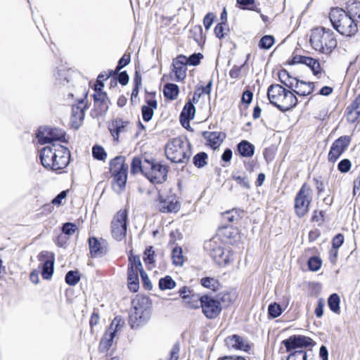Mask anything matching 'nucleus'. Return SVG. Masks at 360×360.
Instances as JSON below:
<instances>
[{"mask_svg":"<svg viewBox=\"0 0 360 360\" xmlns=\"http://www.w3.org/2000/svg\"><path fill=\"white\" fill-rule=\"evenodd\" d=\"M92 155L94 159L98 160H105L107 157V153L102 146L95 145L92 148Z\"/></svg>","mask_w":360,"mask_h":360,"instance_id":"603ef678","label":"nucleus"},{"mask_svg":"<svg viewBox=\"0 0 360 360\" xmlns=\"http://www.w3.org/2000/svg\"><path fill=\"white\" fill-rule=\"evenodd\" d=\"M204 248L214 262L219 266H225L232 259L231 252L228 250H225L221 243H218L214 240L205 242Z\"/></svg>","mask_w":360,"mask_h":360,"instance_id":"6e6552de","label":"nucleus"},{"mask_svg":"<svg viewBox=\"0 0 360 360\" xmlns=\"http://www.w3.org/2000/svg\"><path fill=\"white\" fill-rule=\"evenodd\" d=\"M278 78L279 81L288 88L294 87L295 77H292L286 70L283 69L278 72Z\"/></svg>","mask_w":360,"mask_h":360,"instance_id":"c9c22d12","label":"nucleus"},{"mask_svg":"<svg viewBox=\"0 0 360 360\" xmlns=\"http://www.w3.org/2000/svg\"><path fill=\"white\" fill-rule=\"evenodd\" d=\"M360 116V94L347 108V118L349 122L354 123Z\"/></svg>","mask_w":360,"mask_h":360,"instance_id":"cd10ccee","label":"nucleus"},{"mask_svg":"<svg viewBox=\"0 0 360 360\" xmlns=\"http://www.w3.org/2000/svg\"><path fill=\"white\" fill-rule=\"evenodd\" d=\"M207 154L205 152H200L194 155L193 163L197 168H202L207 165Z\"/></svg>","mask_w":360,"mask_h":360,"instance_id":"c03bdc74","label":"nucleus"},{"mask_svg":"<svg viewBox=\"0 0 360 360\" xmlns=\"http://www.w3.org/2000/svg\"><path fill=\"white\" fill-rule=\"evenodd\" d=\"M244 214L243 210L233 209L230 211H227L223 214V218L224 220L229 222L237 221L243 217Z\"/></svg>","mask_w":360,"mask_h":360,"instance_id":"4c0bfd02","label":"nucleus"},{"mask_svg":"<svg viewBox=\"0 0 360 360\" xmlns=\"http://www.w3.org/2000/svg\"><path fill=\"white\" fill-rule=\"evenodd\" d=\"M191 37H192L198 44L205 42L203 32L201 25H195L190 30Z\"/></svg>","mask_w":360,"mask_h":360,"instance_id":"ea45409f","label":"nucleus"},{"mask_svg":"<svg viewBox=\"0 0 360 360\" xmlns=\"http://www.w3.org/2000/svg\"><path fill=\"white\" fill-rule=\"evenodd\" d=\"M172 258L173 264L176 266H181L183 264V255L181 248H174L172 250Z\"/></svg>","mask_w":360,"mask_h":360,"instance_id":"5fc2aeb1","label":"nucleus"},{"mask_svg":"<svg viewBox=\"0 0 360 360\" xmlns=\"http://www.w3.org/2000/svg\"><path fill=\"white\" fill-rule=\"evenodd\" d=\"M201 308L204 315L209 319H214L221 311V303L218 300L208 295L201 296Z\"/></svg>","mask_w":360,"mask_h":360,"instance_id":"ddd939ff","label":"nucleus"},{"mask_svg":"<svg viewBox=\"0 0 360 360\" xmlns=\"http://www.w3.org/2000/svg\"><path fill=\"white\" fill-rule=\"evenodd\" d=\"M202 136L207 141L206 145L214 150H216L221 146L226 137L225 133L221 131H205L202 133Z\"/></svg>","mask_w":360,"mask_h":360,"instance_id":"5701e85b","label":"nucleus"},{"mask_svg":"<svg viewBox=\"0 0 360 360\" xmlns=\"http://www.w3.org/2000/svg\"><path fill=\"white\" fill-rule=\"evenodd\" d=\"M195 113V108L193 104L191 101L187 102L180 115V122L183 127H185L186 122L188 127H190L189 122L194 118Z\"/></svg>","mask_w":360,"mask_h":360,"instance_id":"c85d7f7f","label":"nucleus"},{"mask_svg":"<svg viewBox=\"0 0 360 360\" xmlns=\"http://www.w3.org/2000/svg\"><path fill=\"white\" fill-rule=\"evenodd\" d=\"M186 61H187L186 56L184 55H179L173 60L172 72L175 75L174 80L176 82H181L186 78L187 70Z\"/></svg>","mask_w":360,"mask_h":360,"instance_id":"412c9836","label":"nucleus"},{"mask_svg":"<svg viewBox=\"0 0 360 360\" xmlns=\"http://www.w3.org/2000/svg\"><path fill=\"white\" fill-rule=\"evenodd\" d=\"M86 105L84 103V98L80 99L79 103L72 105V115L70 123L72 128L77 129L81 126L84 118V110Z\"/></svg>","mask_w":360,"mask_h":360,"instance_id":"a211bd4d","label":"nucleus"},{"mask_svg":"<svg viewBox=\"0 0 360 360\" xmlns=\"http://www.w3.org/2000/svg\"><path fill=\"white\" fill-rule=\"evenodd\" d=\"M179 86L173 83H167L164 86L163 94L165 98L173 101L176 99L179 95Z\"/></svg>","mask_w":360,"mask_h":360,"instance_id":"473e14b6","label":"nucleus"},{"mask_svg":"<svg viewBox=\"0 0 360 360\" xmlns=\"http://www.w3.org/2000/svg\"><path fill=\"white\" fill-rule=\"evenodd\" d=\"M313 191L310 186L304 183L297 193L295 198V210L300 218L304 217L309 211L312 200Z\"/></svg>","mask_w":360,"mask_h":360,"instance_id":"1a4fd4ad","label":"nucleus"},{"mask_svg":"<svg viewBox=\"0 0 360 360\" xmlns=\"http://www.w3.org/2000/svg\"><path fill=\"white\" fill-rule=\"evenodd\" d=\"M344 243V236L342 233L337 234L332 240V247L334 250H338Z\"/></svg>","mask_w":360,"mask_h":360,"instance_id":"774afa93","label":"nucleus"},{"mask_svg":"<svg viewBox=\"0 0 360 360\" xmlns=\"http://www.w3.org/2000/svg\"><path fill=\"white\" fill-rule=\"evenodd\" d=\"M143 260L147 266H155V251L153 246H148L146 248Z\"/></svg>","mask_w":360,"mask_h":360,"instance_id":"37998d69","label":"nucleus"},{"mask_svg":"<svg viewBox=\"0 0 360 360\" xmlns=\"http://www.w3.org/2000/svg\"><path fill=\"white\" fill-rule=\"evenodd\" d=\"M314 86L315 84L314 82H306L295 78V84L292 89L295 94L299 96H306L313 92Z\"/></svg>","mask_w":360,"mask_h":360,"instance_id":"393cba45","label":"nucleus"},{"mask_svg":"<svg viewBox=\"0 0 360 360\" xmlns=\"http://www.w3.org/2000/svg\"><path fill=\"white\" fill-rule=\"evenodd\" d=\"M133 267L134 269H139V272L143 270L139 256L130 255L129 256L128 268Z\"/></svg>","mask_w":360,"mask_h":360,"instance_id":"6e6d98bb","label":"nucleus"},{"mask_svg":"<svg viewBox=\"0 0 360 360\" xmlns=\"http://www.w3.org/2000/svg\"><path fill=\"white\" fill-rule=\"evenodd\" d=\"M274 37L271 35H264L259 41V47L261 49H269L274 44Z\"/></svg>","mask_w":360,"mask_h":360,"instance_id":"3c124183","label":"nucleus"},{"mask_svg":"<svg viewBox=\"0 0 360 360\" xmlns=\"http://www.w3.org/2000/svg\"><path fill=\"white\" fill-rule=\"evenodd\" d=\"M340 299L337 293H333L329 296L328 299V305L333 312L337 314L340 313Z\"/></svg>","mask_w":360,"mask_h":360,"instance_id":"79ce46f5","label":"nucleus"},{"mask_svg":"<svg viewBox=\"0 0 360 360\" xmlns=\"http://www.w3.org/2000/svg\"><path fill=\"white\" fill-rule=\"evenodd\" d=\"M129 122L120 118H116L111 121L108 125V129L115 141H118L120 134L126 131Z\"/></svg>","mask_w":360,"mask_h":360,"instance_id":"b1692460","label":"nucleus"},{"mask_svg":"<svg viewBox=\"0 0 360 360\" xmlns=\"http://www.w3.org/2000/svg\"><path fill=\"white\" fill-rule=\"evenodd\" d=\"M131 61V57L129 54H124L122 57L119 60L117 65L115 71L116 73L121 70L123 68L127 66Z\"/></svg>","mask_w":360,"mask_h":360,"instance_id":"052dcab7","label":"nucleus"},{"mask_svg":"<svg viewBox=\"0 0 360 360\" xmlns=\"http://www.w3.org/2000/svg\"><path fill=\"white\" fill-rule=\"evenodd\" d=\"M155 98V92H148L146 90L145 100L147 105H143L141 108L143 120L145 122H149L151 120L154 114V110L158 107V102Z\"/></svg>","mask_w":360,"mask_h":360,"instance_id":"6ab92c4d","label":"nucleus"},{"mask_svg":"<svg viewBox=\"0 0 360 360\" xmlns=\"http://www.w3.org/2000/svg\"><path fill=\"white\" fill-rule=\"evenodd\" d=\"M225 342L228 347L236 349L248 351L250 349L249 345L245 344L243 338L238 335L229 336L226 338Z\"/></svg>","mask_w":360,"mask_h":360,"instance_id":"c756f323","label":"nucleus"},{"mask_svg":"<svg viewBox=\"0 0 360 360\" xmlns=\"http://www.w3.org/2000/svg\"><path fill=\"white\" fill-rule=\"evenodd\" d=\"M236 1L243 9H250L251 11H258L255 6L250 7V6L254 5L255 0H236Z\"/></svg>","mask_w":360,"mask_h":360,"instance_id":"0e129e2a","label":"nucleus"},{"mask_svg":"<svg viewBox=\"0 0 360 360\" xmlns=\"http://www.w3.org/2000/svg\"><path fill=\"white\" fill-rule=\"evenodd\" d=\"M287 360H307V352L302 349L291 352Z\"/></svg>","mask_w":360,"mask_h":360,"instance_id":"4d7b16f0","label":"nucleus"},{"mask_svg":"<svg viewBox=\"0 0 360 360\" xmlns=\"http://www.w3.org/2000/svg\"><path fill=\"white\" fill-rule=\"evenodd\" d=\"M128 213L127 210H120L111 221V233L114 239L121 241L127 235Z\"/></svg>","mask_w":360,"mask_h":360,"instance_id":"9d476101","label":"nucleus"},{"mask_svg":"<svg viewBox=\"0 0 360 360\" xmlns=\"http://www.w3.org/2000/svg\"><path fill=\"white\" fill-rule=\"evenodd\" d=\"M200 283L203 287L214 291L217 290L219 286L218 281L210 277L202 278L200 281Z\"/></svg>","mask_w":360,"mask_h":360,"instance_id":"de8ad7c7","label":"nucleus"},{"mask_svg":"<svg viewBox=\"0 0 360 360\" xmlns=\"http://www.w3.org/2000/svg\"><path fill=\"white\" fill-rule=\"evenodd\" d=\"M309 42L314 50L324 54L330 53L337 46V40L334 32L325 27L312 30Z\"/></svg>","mask_w":360,"mask_h":360,"instance_id":"39448f33","label":"nucleus"},{"mask_svg":"<svg viewBox=\"0 0 360 360\" xmlns=\"http://www.w3.org/2000/svg\"><path fill=\"white\" fill-rule=\"evenodd\" d=\"M37 258L42 264V278L45 280L51 279L54 269V254L48 251H42L39 254Z\"/></svg>","mask_w":360,"mask_h":360,"instance_id":"dca6fc26","label":"nucleus"},{"mask_svg":"<svg viewBox=\"0 0 360 360\" xmlns=\"http://www.w3.org/2000/svg\"><path fill=\"white\" fill-rule=\"evenodd\" d=\"M90 255L92 257H101L107 253V245L105 240H98L96 237L89 238Z\"/></svg>","mask_w":360,"mask_h":360,"instance_id":"4be33fe9","label":"nucleus"},{"mask_svg":"<svg viewBox=\"0 0 360 360\" xmlns=\"http://www.w3.org/2000/svg\"><path fill=\"white\" fill-rule=\"evenodd\" d=\"M347 11L358 25V22H360V2L354 1L348 4L347 6Z\"/></svg>","mask_w":360,"mask_h":360,"instance_id":"f704fd0d","label":"nucleus"},{"mask_svg":"<svg viewBox=\"0 0 360 360\" xmlns=\"http://www.w3.org/2000/svg\"><path fill=\"white\" fill-rule=\"evenodd\" d=\"M65 133L60 129L51 127H40L37 134L39 143L45 144L56 141L65 142Z\"/></svg>","mask_w":360,"mask_h":360,"instance_id":"f8f14e48","label":"nucleus"},{"mask_svg":"<svg viewBox=\"0 0 360 360\" xmlns=\"http://www.w3.org/2000/svg\"><path fill=\"white\" fill-rule=\"evenodd\" d=\"M236 151L243 158H251L255 153V146L248 141L242 140L237 144Z\"/></svg>","mask_w":360,"mask_h":360,"instance_id":"2f4dec72","label":"nucleus"},{"mask_svg":"<svg viewBox=\"0 0 360 360\" xmlns=\"http://www.w3.org/2000/svg\"><path fill=\"white\" fill-rule=\"evenodd\" d=\"M139 269H134L133 267L127 268V282L130 291L136 292L139 289Z\"/></svg>","mask_w":360,"mask_h":360,"instance_id":"7c9ffc66","label":"nucleus"},{"mask_svg":"<svg viewBox=\"0 0 360 360\" xmlns=\"http://www.w3.org/2000/svg\"><path fill=\"white\" fill-rule=\"evenodd\" d=\"M145 176L153 184H162L167 180L168 167L155 159H146Z\"/></svg>","mask_w":360,"mask_h":360,"instance_id":"0eeeda50","label":"nucleus"},{"mask_svg":"<svg viewBox=\"0 0 360 360\" xmlns=\"http://www.w3.org/2000/svg\"><path fill=\"white\" fill-rule=\"evenodd\" d=\"M303 64L308 66L314 75L318 76L319 74L321 73V68L319 60L306 56Z\"/></svg>","mask_w":360,"mask_h":360,"instance_id":"e433bc0d","label":"nucleus"},{"mask_svg":"<svg viewBox=\"0 0 360 360\" xmlns=\"http://www.w3.org/2000/svg\"><path fill=\"white\" fill-rule=\"evenodd\" d=\"M159 288L161 290H172L175 288L176 282L170 276H166L159 280Z\"/></svg>","mask_w":360,"mask_h":360,"instance_id":"a18cd8bd","label":"nucleus"},{"mask_svg":"<svg viewBox=\"0 0 360 360\" xmlns=\"http://www.w3.org/2000/svg\"><path fill=\"white\" fill-rule=\"evenodd\" d=\"M191 143L186 138L177 137L165 146L166 157L174 163L186 164L192 155Z\"/></svg>","mask_w":360,"mask_h":360,"instance_id":"20e7f679","label":"nucleus"},{"mask_svg":"<svg viewBox=\"0 0 360 360\" xmlns=\"http://www.w3.org/2000/svg\"><path fill=\"white\" fill-rule=\"evenodd\" d=\"M308 268L311 271H317L322 265V261L320 257L313 256L307 262Z\"/></svg>","mask_w":360,"mask_h":360,"instance_id":"864d4df0","label":"nucleus"},{"mask_svg":"<svg viewBox=\"0 0 360 360\" xmlns=\"http://www.w3.org/2000/svg\"><path fill=\"white\" fill-rule=\"evenodd\" d=\"M41 165L51 171L65 168L70 163V152L68 148L59 144L45 146L40 152Z\"/></svg>","mask_w":360,"mask_h":360,"instance_id":"f257e3e1","label":"nucleus"},{"mask_svg":"<svg viewBox=\"0 0 360 360\" xmlns=\"http://www.w3.org/2000/svg\"><path fill=\"white\" fill-rule=\"evenodd\" d=\"M65 283L71 286L78 283L80 280V275L78 271H69L65 275Z\"/></svg>","mask_w":360,"mask_h":360,"instance_id":"49530a36","label":"nucleus"},{"mask_svg":"<svg viewBox=\"0 0 360 360\" xmlns=\"http://www.w3.org/2000/svg\"><path fill=\"white\" fill-rule=\"evenodd\" d=\"M202 55L200 53H193L189 57H186V65H198L200 63V60L202 58Z\"/></svg>","mask_w":360,"mask_h":360,"instance_id":"bf43d9fd","label":"nucleus"},{"mask_svg":"<svg viewBox=\"0 0 360 360\" xmlns=\"http://www.w3.org/2000/svg\"><path fill=\"white\" fill-rule=\"evenodd\" d=\"M295 94H296L294 92L286 89L285 94H283V100L282 103L281 105L278 106V109L280 111L285 112L295 107L297 103V98L295 96Z\"/></svg>","mask_w":360,"mask_h":360,"instance_id":"a878e982","label":"nucleus"},{"mask_svg":"<svg viewBox=\"0 0 360 360\" xmlns=\"http://www.w3.org/2000/svg\"><path fill=\"white\" fill-rule=\"evenodd\" d=\"M152 302L149 297L137 295L131 301V309L129 315V323L131 328L146 325L151 317Z\"/></svg>","mask_w":360,"mask_h":360,"instance_id":"f03ea898","label":"nucleus"},{"mask_svg":"<svg viewBox=\"0 0 360 360\" xmlns=\"http://www.w3.org/2000/svg\"><path fill=\"white\" fill-rule=\"evenodd\" d=\"M201 296L198 294L192 293L186 301H184L190 308L198 309L201 307Z\"/></svg>","mask_w":360,"mask_h":360,"instance_id":"09e8293b","label":"nucleus"},{"mask_svg":"<svg viewBox=\"0 0 360 360\" xmlns=\"http://www.w3.org/2000/svg\"><path fill=\"white\" fill-rule=\"evenodd\" d=\"M77 229V226L71 222H66L62 226V231L66 235H72Z\"/></svg>","mask_w":360,"mask_h":360,"instance_id":"69168bd1","label":"nucleus"},{"mask_svg":"<svg viewBox=\"0 0 360 360\" xmlns=\"http://www.w3.org/2000/svg\"><path fill=\"white\" fill-rule=\"evenodd\" d=\"M283 312L281 305L276 302L271 303L268 307V314L271 318L278 317Z\"/></svg>","mask_w":360,"mask_h":360,"instance_id":"8fccbe9b","label":"nucleus"},{"mask_svg":"<svg viewBox=\"0 0 360 360\" xmlns=\"http://www.w3.org/2000/svg\"><path fill=\"white\" fill-rule=\"evenodd\" d=\"M286 89L281 84H272L267 89V97L271 104L278 108L283 100V94H285Z\"/></svg>","mask_w":360,"mask_h":360,"instance_id":"aec40b11","label":"nucleus"},{"mask_svg":"<svg viewBox=\"0 0 360 360\" xmlns=\"http://www.w3.org/2000/svg\"><path fill=\"white\" fill-rule=\"evenodd\" d=\"M179 352L180 344L177 342L172 346V348L169 352V356L167 360H178L179 357Z\"/></svg>","mask_w":360,"mask_h":360,"instance_id":"e2e57ef3","label":"nucleus"},{"mask_svg":"<svg viewBox=\"0 0 360 360\" xmlns=\"http://www.w3.org/2000/svg\"><path fill=\"white\" fill-rule=\"evenodd\" d=\"M226 24L218 23L214 27V34L217 38L221 39L226 34V31L229 32V28H226Z\"/></svg>","mask_w":360,"mask_h":360,"instance_id":"13d9d810","label":"nucleus"},{"mask_svg":"<svg viewBox=\"0 0 360 360\" xmlns=\"http://www.w3.org/2000/svg\"><path fill=\"white\" fill-rule=\"evenodd\" d=\"M351 142V138L349 136H342L335 140L332 143L329 153L328 154V160L330 162H335L342 154L348 148Z\"/></svg>","mask_w":360,"mask_h":360,"instance_id":"4468645a","label":"nucleus"},{"mask_svg":"<svg viewBox=\"0 0 360 360\" xmlns=\"http://www.w3.org/2000/svg\"><path fill=\"white\" fill-rule=\"evenodd\" d=\"M94 106L100 113H104L108 111L110 101L105 92L101 91L94 94Z\"/></svg>","mask_w":360,"mask_h":360,"instance_id":"bb28decb","label":"nucleus"},{"mask_svg":"<svg viewBox=\"0 0 360 360\" xmlns=\"http://www.w3.org/2000/svg\"><path fill=\"white\" fill-rule=\"evenodd\" d=\"M121 321L120 318L115 317L105 330L99 343L98 350L100 352L105 353L111 347L115 334L120 330L122 326Z\"/></svg>","mask_w":360,"mask_h":360,"instance_id":"9b49d317","label":"nucleus"},{"mask_svg":"<svg viewBox=\"0 0 360 360\" xmlns=\"http://www.w3.org/2000/svg\"><path fill=\"white\" fill-rule=\"evenodd\" d=\"M140 276L143 282V285L146 290H150L153 288V285L144 270L141 271Z\"/></svg>","mask_w":360,"mask_h":360,"instance_id":"338daca9","label":"nucleus"},{"mask_svg":"<svg viewBox=\"0 0 360 360\" xmlns=\"http://www.w3.org/2000/svg\"><path fill=\"white\" fill-rule=\"evenodd\" d=\"M156 206L160 212L164 213L177 212L181 207L175 195H171L163 198L160 194L156 201Z\"/></svg>","mask_w":360,"mask_h":360,"instance_id":"f3484780","label":"nucleus"},{"mask_svg":"<svg viewBox=\"0 0 360 360\" xmlns=\"http://www.w3.org/2000/svg\"><path fill=\"white\" fill-rule=\"evenodd\" d=\"M212 79H210L205 86L197 87L194 91L193 101L195 103L198 102L202 94H210L212 91Z\"/></svg>","mask_w":360,"mask_h":360,"instance_id":"58836bf2","label":"nucleus"},{"mask_svg":"<svg viewBox=\"0 0 360 360\" xmlns=\"http://www.w3.org/2000/svg\"><path fill=\"white\" fill-rule=\"evenodd\" d=\"M352 167L351 161L349 159L342 160L338 165V169L341 173H347Z\"/></svg>","mask_w":360,"mask_h":360,"instance_id":"680f3d73","label":"nucleus"},{"mask_svg":"<svg viewBox=\"0 0 360 360\" xmlns=\"http://www.w3.org/2000/svg\"><path fill=\"white\" fill-rule=\"evenodd\" d=\"M329 19L333 27L341 35L352 37L358 32L356 22L347 11L341 8H332Z\"/></svg>","mask_w":360,"mask_h":360,"instance_id":"7ed1b4c3","label":"nucleus"},{"mask_svg":"<svg viewBox=\"0 0 360 360\" xmlns=\"http://www.w3.org/2000/svg\"><path fill=\"white\" fill-rule=\"evenodd\" d=\"M146 159L143 161L139 157H134L132 159L131 163V173L133 174H138L139 172L142 173L145 175L146 170L145 169L146 165Z\"/></svg>","mask_w":360,"mask_h":360,"instance_id":"72a5a7b5","label":"nucleus"},{"mask_svg":"<svg viewBox=\"0 0 360 360\" xmlns=\"http://www.w3.org/2000/svg\"><path fill=\"white\" fill-rule=\"evenodd\" d=\"M128 169L125 156H117L110 162V172L115 183L114 188L118 192L122 191L126 186Z\"/></svg>","mask_w":360,"mask_h":360,"instance_id":"423d86ee","label":"nucleus"},{"mask_svg":"<svg viewBox=\"0 0 360 360\" xmlns=\"http://www.w3.org/2000/svg\"><path fill=\"white\" fill-rule=\"evenodd\" d=\"M232 179L236 181L237 184L243 188L249 190L250 189V180L245 174L239 175L237 173H233L231 175Z\"/></svg>","mask_w":360,"mask_h":360,"instance_id":"a19ab883","label":"nucleus"},{"mask_svg":"<svg viewBox=\"0 0 360 360\" xmlns=\"http://www.w3.org/2000/svg\"><path fill=\"white\" fill-rule=\"evenodd\" d=\"M282 345L285 347L286 352H289L293 349L314 346L315 342L309 337L302 335H293L283 340Z\"/></svg>","mask_w":360,"mask_h":360,"instance_id":"2eb2a0df","label":"nucleus"}]
</instances>
